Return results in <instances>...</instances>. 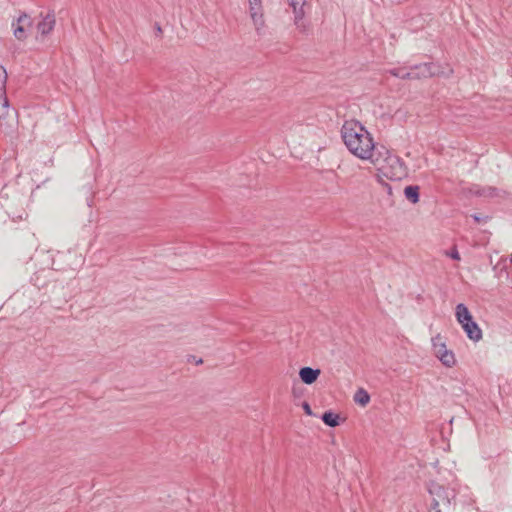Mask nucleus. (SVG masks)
I'll return each mask as SVG.
<instances>
[{"instance_id":"nucleus-9","label":"nucleus","mask_w":512,"mask_h":512,"mask_svg":"<svg viewBox=\"0 0 512 512\" xmlns=\"http://www.w3.org/2000/svg\"><path fill=\"white\" fill-rule=\"evenodd\" d=\"M321 371L319 369H313L311 367H303L299 371V377L305 384H313L319 377Z\"/></svg>"},{"instance_id":"nucleus-2","label":"nucleus","mask_w":512,"mask_h":512,"mask_svg":"<svg viewBox=\"0 0 512 512\" xmlns=\"http://www.w3.org/2000/svg\"><path fill=\"white\" fill-rule=\"evenodd\" d=\"M407 175L404 163L396 156H389L386 158L385 163L378 169L377 179L378 182L384 185L388 194H392L391 186L385 182L386 180L400 181Z\"/></svg>"},{"instance_id":"nucleus-5","label":"nucleus","mask_w":512,"mask_h":512,"mask_svg":"<svg viewBox=\"0 0 512 512\" xmlns=\"http://www.w3.org/2000/svg\"><path fill=\"white\" fill-rule=\"evenodd\" d=\"M32 26V20L26 13H22L15 21L12 22L13 35L19 41L27 38L25 27Z\"/></svg>"},{"instance_id":"nucleus-22","label":"nucleus","mask_w":512,"mask_h":512,"mask_svg":"<svg viewBox=\"0 0 512 512\" xmlns=\"http://www.w3.org/2000/svg\"><path fill=\"white\" fill-rule=\"evenodd\" d=\"M156 30H157L158 33L162 32V29H161V27L159 25L156 26Z\"/></svg>"},{"instance_id":"nucleus-10","label":"nucleus","mask_w":512,"mask_h":512,"mask_svg":"<svg viewBox=\"0 0 512 512\" xmlns=\"http://www.w3.org/2000/svg\"><path fill=\"white\" fill-rule=\"evenodd\" d=\"M304 14V10L294 12V24L300 33L308 34L310 31V24L304 20Z\"/></svg>"},{"instance_id":"nucleus-6","label":"nucleus","mask_w":512,"mask_h":512,"mask_svg":"<svg viewBox=\"0 0 512 512\" xmlns=\"http://www.w3.org/2000/svg\"><path fill=\"white\" fill-rule=\"evenodd\" d=\"M41 20L37 24V31L42 35L46 36L50 34L56 24L55 14L53 12H49L46 15L40 14Z\"/></svg>"},{"instance_id":"nucleus-7","label":"nucleus","mask_w":512,"mask_h":512,"mask_svg":"<svg viewBox=\"0 0 512 512\" xmlns=\"http://www.w3.org/2000/svg\"><path fill=\"white\" fill-rule=\"evenodd\" d=\"M432 344L436 356L445 366H448V350L446 349L444 337L437 335L432 338Z\"/></svg>"},{"instance_id":"nucleus-14","label":"nucleus","mask_w":512,"mask_h":512,"mask_svg":"<svg viewBox=\"0 0 512 512\" xmlns=\"http://www.w3.org/2000/svg\"><path fill=\"white\" fill-rule=\"evenodd\" d=\"M390 75L397 77L402 80H411V73L404 67H396L387 71Z\"/></svg>"},{"instance_id":"nucleus-11","label":"nucleus","mask_w":512,"mask_h":512,"mask_svg":"<svg viewBox=\"0 0 512 512\" xmlns=\"http://www.w3.org/2000/svg\"><path fill=\"white\" fill-rule=\"evenodd\" d=\"M428 490L432 496H436L438 498L437 500H439V502L442 501L444 503L447 501L446 490L443 486L435 482H431Z\"/></svg>"},{"instance_id":"nucleus-21","label":"nucleus","mask_w":512,"mask_h":512,"mask_svg":"<svg viewBox=\"0 0 512 512\" xmlns=\"http://www.w3.org/2000/svg\"><path fill=\"white\" fill-rule=\"evenodd\" d=\"M450 257L457 260L460 258L458 252L456 251L450 252Z\"/></svg>"},{"instance_id":"nucleus-18","label":"nucleus","mask_w":512,"mask_h":512,"mask_svg":"<svg viewBox=\"0 0 512 512\" xmlns=\"http://www.w3.org/2000/svg\"><path fill=\"white\" fill-rule=\"evenodd\" d=\"M288 3L293 8V12L304 10L305 0H288Z\"/></svg>"},{"instance_id":"nucleus-15","label":"nucleus","mask_w":512,"mask_h":512,"mask_svg":"<svg viewBox=\"0 0 512 512\" xmlns=\"http://www.w3.org/2000/svg\"><path fill=\"white\" fill-rule=\"evenodd\" d=\"M354 401L364 407L369 403L370 396L366 390L360 388L354 394Z\"/></svg>"},{"instance_id":"nucleus-20","label":"nucleus","mask_w":512,"mask_h":512,"mask_svg":"<svg viewBox=\"0 0 512 512\" xmlns=\"http://www.w3.org/2000/svg\"><path fill=\"white\" fill-rule=\"evenodd\" d=\"M302 407L307 415H312V410L307 402H304Z\"/></svg>"},{"instance_id":"nucleus-13","label":"nucleus","mask_w":512,"mask_h":512,"mask_svg":"<svg viewBox=\"0 0 512 512\" xmlns=\"http://www.w3.org/2000/svg\"><path fill=\"white\" fill-rule=\"evenodd\" d=\"M322 421L329 427H336L340 424V416L332 411H326L321 416Z\"/></svg>"},{"instance_id":"nucleus-16","label":"nucleus","mask_w":512,"mask_h":512,"mask_svg":"<svg viewBox=\"0 0 512 512\" xmlns=\"http://www.w3.org/2000/svg\"><path fill=\"white\" fill-rule=\"evenodd\" d=\"M252 21H253V24L255 26V29L258 33H260L261 29L264 27L265 25V21H264V18H263V13H260V14H257V13H254L252 16H250Z\"/></svg>"},{"instance_id":"nucleus-1","label":"nucleus","mask_w":512,"mask_h":512,"mask_svg":"<svg viewBox=\"0 0 512 512\" xmlns=\"http://www.w3.org/2000/svg\"><path fill=\"white\" fill-rule=\"evenodd\" d=\"M342 140L351 154L361 160H371L375 142L366 128L356 120L345 121L341 128Z\"/></svg>"},{"instance_id":"nucleus-19","label":"nucleus","mask_w":512,"mask_h":512,"mask_svg":"<svg viewBox=\"0 0 512 512\" xmlns=\"http://www.w3.org/2000/svg\"><path fill=\"white\" fill-rule=\"evenodd\" d=\"M439 500H437L435 497L433 498V502L431 503L430 512H441L439 509Z\"/></svg>"},{"instance_id":"nucleus-12","label":"nucleus","mask_w":512,"mask_h":512,"mask_svg":"<svg viewBox=\"0 0 512 512\" xmlns=\"http://www.w3.org/2000/svg\"><path fill=\"white\" fill-rule=\"evenodd\" d=\"M419 190V186L410 185L405 187L404 195L408 201H410L413 204H416L419 201Z\"/></svg>"},{"instance_id":"nucleus-3","label":"nucleus","mask_w":512,"mask_h":512,"mask_svg":"<svg viewBox=\"0 0 512 512\" xmlns=\"http://www.w3.org/2000/svg\"><path fill=\"white\" fill-rule=\"evenodd\" d=\"M455 316L467 337L472 341H479L482 338V331L473 320V316L464 304L456 307Z\"/></svg>"},{"instance_id":"nucleus-4","label":"nucleus","mask_w":512,"mask_h":512,"mask_svg":"<svg viewBox=\"0 0 512 512\" xmlns=\"http://www.w3.org/2000/svg\"><path fill=\"white\" fill-rule=\"evenodd\" d=\"M409 71L411 80H419L436 75L439 72V67L434 63H422L411 66Z\"/></svg>"},{"instance_id":"nucleus-8","label":"nucleus","mask_w":512,"mask_h":512,"mask_svg":"<svg viewBox=\"0 0 512 512\" xmlns=\"http://www.w3.org/2000/svg\"><path fill=\"white\" fill-rule=\"evenodd\" d=\"M6 81H7L6 69L3 66L0 65V103L2 105V107H1L2 111H0V117L5 116L6 109L8 107V100H7V98L4 97L2 99V96H3L4 92H5Z\"/></svg>"},{"instance_id":"nucleus-17","label":"nucleus","mask_w":512,"mask_h":512,"mask_svg":"<svg viewBox=\"0 0 512 512\" xmlns=\"http://www.w3.org/2000/svg\"><path fill=\"white\" fill-rule=\"evenodd\" d=\"M249 13H250V16H252L254 13H257V14L262 13L261 1H258V2L251 1V3H249Z\"/></svg>"}]
</instances>
